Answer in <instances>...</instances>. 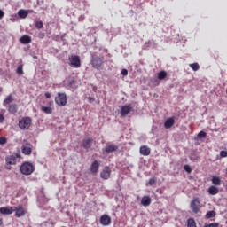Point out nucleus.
Masks as SVG:
<instances>
[{
	"label": "nucleus",
	"instance_id": "obj_18",
	"mask_svg": "<svg viewBox=\"0 0 227 227\" xmlns=\"http://www.w3.org/2000/svg\"><path fill=\"white\" fill-rule=\"evenodd\" d=\"M175 125V117L168 118L164 122L165 129H171Z\"/></svg>",
	"mask_w": 227,
	"mask_h": 227
},
{
	"label": "nucleus",
	"instance_id": "obj_31",
	"mask_svg": "<svg viewBox=\"0 0 227 227\" xmlns=\"http://www.w3.org/2000/svg\"><path fill=\"white\" fill-rule=\"evenodd\" d=\"M198 139H205L207 137V133L205 131H200L197 135Z\"/></svg>",
	"mask_w": 227,
	"mask_h": 227
},
{
	"label": "nucleus",
	"instance_id": "obj_9",
	"mask_svg": "<svg viewBox=\"0 0 227 227\" xmlns=\"http://www.w3.org/2000/svg\"><path fill=\"white\" fill-rule=\"evenodd\" d=\"M100 177L103 180H109V178H111V168H109V167H105L100 173Z\"/></svg>",
	"mask_w": 227,
	"mask_h": 227
},
{
	"label": "nucleus",
	"instance_id": "obj_38",
	"mask_svg": "<svg viewBox=\"0 0 227 227\" xmlns=\"http://www.w3.org/2000/svg\"><path fill=\"white\" fill-rule=\"evenodd\" d=\"M220 157L226 158L227 157V152L226 151H221L220 152Z\"/></svg>",
	"mask_w": 227,
	"mask_h": 227
},
{
	"label": "nucleus",
	"instance_id": "obj_37",
	"mask_svg": "<svg viewBox=\"0 0 227 227\" xmlns=\"http://www.w3.org/2000/svg\"><path fill=\"white\" fill-rule=\"evenodd\" d=\"M6 137H0V145H6Z\"/></svg>",
	"mask_w": 227,
	"mask_h": 227
},
{
	"label": "nucleus",
	"instance_id": "obj_14",
	"mask_svg": "<svg viewBox=\"0 0 227 227\" xmlns=\"http://www.w3.org/2000/svg\"><path fill=\"white\" fill-rule=\"evenodd\" d=\"M99 168H100V163L98 160H94L90 165V172L95 175L98 173Z\"/></svg>",
	"mask_w": 227,
	"mask_h": 227
},
{
	"label": "nucleus",
	"instance_id": "obj_24",
	"mask_svg": "<svg viewBox=\"0 0 227 227\" xmlns=\"http://www.w3.org/2000/svg\"><path fill=\"white\" fill-rule=\"evenodd\" d=\"M41 111L44 113V114H52V107L51 106H41Z\"/></svg>",
	"mask_w": 227,
	"mask_h": 227
},
{
	"label": "nucleus",
	"instance_id": "obj_29",
	"mask_svg": "<svg viewBox=\"0 0 227 227\" xmlns=\"http://www.w3.org/2000/svg\"><path fill=\"white\" fill-rule=\"evenodd\" d=\"M187 227H196V221H194L192 218L188 219Z\"/></svg>",
	"mask_w": 227,
	"mask_h": 227
},
{
	"label": "nucleus",
	"instance_id": "obj_30",
	"mask_svg": "<svg viewBox=\"0 0 227 227\" xmlns=\"http://www.w3.org/2000/svg\"><path fill=\"white\" fill-rule=\"evenodd\" d=\"M212 217H215V211H208L206 214V219H212Z\"/></svg>",
	"mask_w": 227,
	"mask_h": 227
},
{
	"label": "nucleus",
	"instance_id": "obj_44",
	"mask_svg": "<svg viewBox=\"0 0 227 227\" xmlns=\"http://www.w3.org/2000/svg\"><path fill=\"white\" fill-rule=\"evenodd\" d=\"M20 157H21V156H20V153H16V155H15V158H16V159H20Z\"/></svg>",
	"mask_w": 227,
	"mask_h": 227
},
{
	"label": "nucleus",
	"instance_id": "obj_5",
	"mask_svg": "<svg viewBox=\"0 0 227 227\" xmlns=\"http://www.w3.org/2000/svg\"><path fill=\"white\" fill-rule=\"evenodd\" d=\"M67 94L59 92L57 94V97L55 98V103L57 104V106L63 107L67 106Z\"/></svg>",
	"mask_w": 227,
	"mask_h": 227
},
{
	"label": "nucleus",
	"instance_id": "obj_33",
	"mask_svg": "<svg viewBox=\"0 0 227 227\" xmlns=\"http://www.w3.org/2000/svg\"><path fill=\"white\" fill-rule=\"evenodd\" d=\"M184 171H186V173H188L189 175H191V173H192V168L191 166H189V165H184Z\"/></svg>",
	"mask_w": 227,
	"mask_h": 227
},
{
	"label": "nucleus",
	"instance_id": "obj_16",
	"mask_svg": "<svg viewBox=\"0 0 227 227\" xmlns=\"http://www.w3.org/2000/svg\"><path fill=\"white\" fill-rule=\"evenodd\" d=\"M141 205H143V207H150V205H152V198L148 195L142 197Z\"/></svg>",
	"mask_w": 227,
	"mask_h": 227
},
{
	"label": "nucleus",
	"instance_id": "obj_22",
	"mask_svg": "<svg viewBox=\"0 0 227 227\" xmlns=\"http://www.w3.org/2000/svg\"><path fill=\"white\" fill-rule=\"evenodd\" d=\"M8 111L9 113H11V114H16V113L19 111V107L17 106V104L9 105Z\"/></svg>",
	"mask_w": 227,
	"mask_h": 227
},
{
	"label": "nucleus",
	"instance_id": "obj_39",
	"mask_svg": "<svg viewBox=\"0 0 227 227\" xmlns=\"http://www.w3.org/2000/svg\"><path fill=\"white\" fill-rule=\"evenodd\" d=\"M121 75H124V76L129 75V71L127 69H122Z\"/></svg>",
	"mask_w": 227,
	"mask_h": 227
},
{
	"label": "nucleus",
	"instance_id": "obj_34",
	"mask_svg": "<svg viewBox=\"0 0 227 227\" xmlns=\"http://www.w3.org/2000/svg\"><path fill=\"white\" fill-rule=\"evenodd\" d=\"M16 72H17V74H18V75H22V74H24V70H23V68H22V66H19V67H17Z\"/></svg>",
	"mask_w": 227,
	"mask_h": 227
},
{
	"label": "nucleus",
	"instance_id": "obj_23",
	"mask_svg": "<svg viewBox=\"0 0 227 227\" xmlns=\"http://www.w3.org/2000/svg\"><path fill=\"white\" fill-rule=\"evenodd\" d=\"M18 15L20 19H26L27 17V15H29V11L27 10H24V9H20L18 12Z\"/></svg>",
	"mask_w": 227,
	"mask_h": 227
},
{
	"label": "nucleus",
	"instance_id": "obj_28",
	"mask_svg": "<svg viewBox=\"0 0 227 227\" xmlns=\"http://www.w3.org/2000/svg\"><path fill=\"white\" fill-rule=\"evenodd\" d=\"M189 67L193 70V72H198V70H200V64L198 63L189 64Z\"/></svg>",
	"mask_w": 227,
	"mask_h": 227
},
{
	"label": "nucleus",
	"instance_id": "obj_15",
	"mask_svg": "<svg viewBox=\"0 0 227 227\" xmlns=\"http://www.w3.org/2000/svg\"><path fill=\"white\" fill-rule=\"evenodd\" d=\"M132 111V106L130 105H126L121 107V116H127Z\"/></svg>",
	"mask_w": 227,
	"mask_h": 227
},
{
	"label": "nucleus",
	"instance_id": "obj_13",
	"mask_svg": "<svg viewBox=\"0 0 227 227\" xmlns=\"http://www.w3.org/2000/svg\"><path fill=\"white\" fill-rule=\"evenodd\" d=\"M118 145L112 144L106 145L103 150L106 153H113V152H118Z\"/></svg>",
	"mask_w": 227,
	"mask_h": 227
},
{
	"label": "nucleus",
	"instance_id": "obj_20",
	"mask_svg": "<svg viewBox=\"0 0 227 227\" xmlns=\"http://www.w3.org/2000/svg\"><path fill=\"white\" fill-rule=\"evenodd\" d=\"M20 43H22L23 45H27V43H31L32 39H31V36L25 35H22V36L20 38Z\"/></svg>",
	"mask_w": 227,
	"mask_h": 227
},
{
	"label": "nucleus",
	"instance_id": "obj_32",
	"mask_svg": "<svg viewBox=\"0 0 227 227\" xmlns=\"http://www.w3.org/2000/svg\"><path fill=\"white\" fill-rule=\"evenodd\" d=\"M36 29H42L43 27V21H35V24Z\"/></svg>",
	"mask_w": 227,
	"mask_h": 227
},
{
	"label": "nucleus",
	"instance_id": "obj_46",
	"mask_svg": "<svg viewBox=\"0 0 227 227\" xmlns=\"http://www.w3.org/2000/svg\"><path fill=\"white\" fill-rule=\"evenodd\" d=\"M0 93H3V87H0Z\"/></svg>",
	"mask_w": 227,
	"mask_h": 227
},
{
	"label": "nucleus",
	"instance_id": "obj_25",
	"mask_svg": "<svg viewBox=\"0 0 227 227\" xmlns=\"http://www.w3.org/2000/svg\"><path fill=\"white\" fill-rule=\"evenodd\" d=\"M12 102H13V96H12V94H10L4 100V106H10V104H12Z\"/></svg>",
	"mask_w": 227,
	"mask_h": 227
},
{
	"label": "nucleus",
	"instance_id": "obj_40",
	"mask_svg": "<svg viewBox=\"0 0 227 227\" xmlns=\"http://www.w3.org/2000/svg\"><path fill=\"white\" fill-rule=\"evenodd\" d=\"M4 121V115L0 114V123H3Z\"/></svg>",
	"mask_w": 227,
	"mask_h": 227
},
{
	"label": "nucleus",
	"instance_id": "obj_4",
	"mask_svg": "<svg viewBox=\"0 0 227 227\" xmlns=\"http://www.w3.org/2000/svg\"><path fill=\"white\" fill-rule=\"evenodd\" d=\"M69 66L73 68H81V57L78 55H71L68 58Z\"/></svg>",
	"mask_w": 227,
	"mask_h": 227
},
{
	"label": "nucleus",
	"instance_id": "obj_12",
	"mask_svg": "<svg viewBox=\"0 0 227 227\" xmlns=\"http://www.w3.org/2000/svg\"><path fill=\"white\" fill-rule=\"evenodd\" d=\"M15 207H0V214L3 215H12L13 214V210Z\"/></svg>",
	"mask_w": 227,
	"mask_h": 227
},
{
	"label": "nucleus",
	"instance_id": "obj_27",
	"mask_svg": "<svg viewBox=\"0 0 227 227\" xmlns=\"http://www.w3.org/2000/svg\"><path fill=\"white\" fill-rule=\"evenodd\" d=\"M213 185H221V177L219 176H213L211 179Z\"/></svg>",
	"mask_w": 227,
	"mask_h": 227
},
{
	"label": "nucleus",
	"instance_id": "obj_19",
	"mask_svg": "<svg viewBox=\"0 0 227 227\" xmlns=\"http://www.w3.org/2000/svg\"><path fill=\"white\" fill-rule=\"evenodd\" d=\"M151 153V150L150 147L146 146V145H142L140 147V154L144 155L145 157H148V155H150Z\"/></svg>",
	"mask_w": 227,
	"mask_h": 227
},
{
	"label": "nucleus",
	"instance_id": "obj_26",
	"mask_svg": "<svg viewBox=\"0 0 227 227\" xmlns=\"http://www.w3.org/2000/svg\"><path fill=\"white\" fill-rule=\"evenodd\" d=\"M168 77V73L166 71H160L158 73L159 81H164Z\"/></svg>",
	"mask_w": 227,
	"mask_h": 227
},
{
	"label": "nucleus",
	"instance_id": "obj_2",
	"mask_svg": "<svg viewBox=\"0 0 227 227\" xmlns=\"http://www.w3.org/2000/svg\"><path fill=\"white\" fill-rule=\"evenodd\" d=\"M190 208H192V212H193V214H198V212H200V208H201V200L198 197H194L190 203Z\"/></svg>",
	"mask_w": 227,
	"mask_h": 227
},
{
	"label": "nucleus",
	"instance_id": "obj_1",
	"mask_svg": "<svg viewBox=\"0 0 227 227\" xmlns=\"http://www.w3.org/2000/svg\"><path fill=\"white\" fill-rule=\"evenodd\" d=\"M20 171L22 175L29 176V175H33V173L35 172V165H33V163L24 162L20 166Z\"/></svg>",
	"mask_w": 227,
	"mask_h": 227
},
{
	"label": "nucleus",
	"instance_id": "obj_42",
	"mask_svg": "<svg viewBox=\"0 0 227 227\" xmlns=\"http://www.w3.org/2000/svg\"><path fill=\"white\" fill-rule=\"evenodd\" d=\"M89 102L91 104V102H95V98L89 97L88 98Z\"/></svg>",
	"mask_w": 227,
	"mask_h": 227
},
{
	"label": "nucleus",
	"instance_id": "obj_7",
	"mask_svg": "<svg viewBox=\"0 0 227 227\" xmlns=\"http://www.w3.org/2000/svg\"><path fill=\"white\" fill-rule=\"evenodd\" d=\"M13 212H15V217H24L26 215V208L22 206L12 207Z\"/></svg>",
	"mask_w": 227,
	"mask_h": 227
},
{
	"label": "nucleus",
	"instance_id": "obj_41",
	"mask_svg": "<svg viewBox=\"0 0 227 227\" xmlns=\"http://www.w3.org/2000/svg\"><path fill=\"white\" fill-rule=\"evenodd\" d=\"M3 17H4V12H3V10H0V20L3 19Z\"/></svg>",
	"mask_w": 227,
	"mask_h": 227
},
{
	"label": "nucleus",
	"instance_id": "obj_35",
	"mask_svg": "<svg viewBox=\"0 0 227 227\" xmlns=\"http://www.w3.org/2000/svg\"><path fill=\"white\" fill-rule=\"evenodd\" d=\"M156 183H157V180L155 179V177L149 179V185H155Z\"/></svg>",
	"mask_w": 227,
	"mask_h": 227
},
{
	"label": "nucleus",
	"instance_id": "obj_36",
	"mask_svg": "<svg viewBox=\"0 0 227 227\" xmlns=\"http://www.w3.org/2000/svg\"><path fill=\"white\" fill-rule=\"evenodd\" d=\"M204 227H219V223H209L207 225H205Z\"/></svg>",
	"mask_w": 227,
	"mask_h": 227
},
{
	"label": "nucleus",
	"instance_id": "obj_3",
	"mask_svg": "<svg viewBox=\"0 0 227 227\" xmlns=\"http://www.w3.org/2000/svg\"><path fill=\"white\" fill-rule=\"evenodd\" d=\"M33 121L30 117H23L19 121V127L21 130H29V127H31V123Z\"/></svg>",
	"mask_w": 227,
	"mask_h": 227
},
{
	"label": "nucleus",
	"instance_id": "obj_6",
	"mask_svg": "<svg viewBox=\"0 0 227 227\" xmlns=\"http://www.w3.org/2000/svg\"><path fill=\"white\" fill-rule=\"evenodd\" d=\"M91 65L96 70H100V68H102V65H104V59L98 56L92 57Z\"/></svg>",
	"mask_w": 227,
	"mask_h": 227
},
{
	"label": "nucleus",
	"instance_id": "obj_8",
	"mask_svg": "<svg viewBox=\"0 0 227 227\" xmlns=\"http://www.w3.org/2000/svg\"><path fill=\"white\" fill-rule=\"evenodd\" d=\"M21 152L24 155H31L33 152V145L29 143H27L21 146Z\"/></svg>",
	"mask_w": 227,
	"mask_h": 227
},
{
	"label": "nucleus",
	"instance_id": "obj_45",
	"mask_svg": "<svg viewBox=\"0 0 227 227\" xmlns=\"http://www.w3.org/2000/svg\"><path fill=\"white\" fill-rule=\"evenodd\" d=\"M0 226H3V219L0 218Z\"/></svg>",
	"mask_w": 227,
	"mask_h": 227
},
{
	"label": "nucleus",
	"instance_id": "obj_10",
	"mask_svg": "<svg viewBox=\"0 0 227 227\" xmlns=\"http://www.w3.org/2000/svg\"><path fill=\"white\" fill-rule=\"evenodd\" d=\"M100 224H102V226H109V224H111V216H109L108 215H103L100 217Z\"/></svg>",
	"mask_w": 227,
	"mask_h": 227
},
{
	"label": "nucleus",
	"instance_id": "obj_43",
	"mask_svg": "<svg viewBox=\"0 0 227 227\" xmlns=\"http://www.w3.org/2000/svg\"><path fill=\"white\" fill-rule=\"evenodd\" d=\"M44 95H45V97H46L47 98H51V93L46 92Z\"/></svg>",
	"mask_w": 227,
	"mask_h": 227
},
{
	"label": "nucleus",
	"instance_id": "obj_17",
	"mask_svg": "<svg viewBox=\"0 0 227 227\" xmlns=\"http://www.w3.org/2000/svg\"><path fill=\"white\" fill-rule=\"evenodd\" d=\"M5 162L10 166H15V164H17V158L13 155L7 156L5 158Z\"/></svg>",
	"mask_w": 227,
	"mask_h": 227
},
{
	"label": "nucleus",
	"instance_id": "obj_11",
	"mask_svg": "<svg viewBox=\"0 0 227 227\" xmlns=\"http://www.w3.org/2000/svg\"><path fill=\"white\" fill-rule=\"evenodd\" d=\"M93 146V138L88 137L82 140V147L85 150H90Z\"/></svg>",
	"mask_w": 227,
	"mask_h": 227
},
{
	"label": "nucleus",
	"instance_id": "obj_21",
	"mask_svg": "<svg viewBox=\"0 0 227 227\" xmlns=\"http://www.w3.org/2000/svg\"><path fill=\"white\" fill-rule=\"evenodd\" d=\"M207 192L211 196H215V194H219V188L212 185L208 188Z\"/></svg>",
	"mask_w": 227,
	"mask_h": 227
},
{
	"label": "nucleus",
	"instance_id": "obj_47",
	"mask_svg": "<svg viewBox=\"0 0 227 227\" xmlns=\"http://www.w3.org/2000/svg\"><path fill=\"white\" fill-rule=\"evenodd\" d=\"M49 104H50V106H52V101H51Z\"/></svg>",
	"mask_w": 227,
	"mask_h": 227
}]
</instances>
